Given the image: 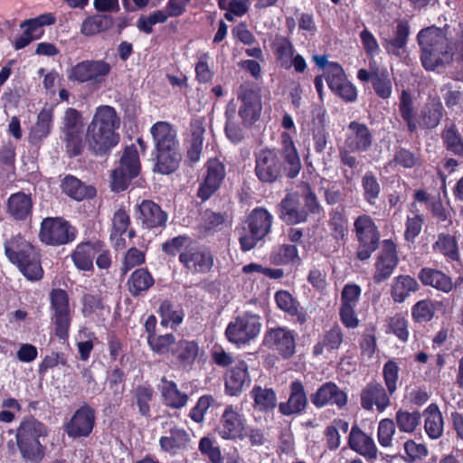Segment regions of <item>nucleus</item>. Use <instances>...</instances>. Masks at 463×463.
<instances>
[{
	"mask_svg": "<svg viewBox=\"0 0 463 463\" xmlns=\"http://www.w3.org/2000/svg\"><path fill=\"white\" fill-rule=\"evenodd\" d=\"M146 261L145 253L136 247L129 248L123 259L121 266V274L126 275L133 268L144 264Z\"/></svg>",
	"mask_w": 463,
	"mask_h": 463,
	"instance_id": "nucleus-62",
	"label": "nucleus"
},
{
	"mask_svg": "<svg viewBox=\"0 0 463 463\" xmlns=\"http://www.w3.org/2000/svg\"><path fill=\"white\" fill-rule=\"evenodd\" d=\"M224 176L225 168L223 164L217 158L209 159L206 175H204V201L220 188Z\"/></svg>",
	"mask_w": 463,
	"mask_h": 463,
	"instance_id": "nucleus-31",
	"label": "nucleus"
},
{
	"mask_svg": "<svg viewBox=\"0 0 463 463\" xmlns=\"http://www.w3.org/2000/svg\"><path fill=\"white\" fill-rule=\"evenodd\" d=\"M242 105L239 114L247 124L256 121L261 111V102L259 93L253 90H244L241 94Z\"/></svg>",
	"mask_w": 463,
	"mask_h": 463,
	"instance_id": "nucleus-32",
	"label": "nucleus"
},
{
	"mask_svg": "<svg viewBox=\"0 0 463 463\" xmlns=\"http://www.w3.org/2000/svg\"><path fill=\"white\" fill-rule=\"evenodd\" d=\"M398 261L396 245L390 240L383 241L375 263L374 281L380 283L387 279L392 274Z\"/></svg>",
	"mask_w": 463,
	"mask_h": 463,
	"instance_id": "nucleus-18",
	"label": "nucleus"
},
{
	"mask_svg": "<svg viewBox=\"0 0 463 463\" xmlns=\"http://www.w3.org/2000/svg\"><path fill=\"white\" fill-rule=\"evenodd\" d=\"M190 440V436L184 429L174 426L159 439V445L162 450L176 455L188 448Z\"/></svg>",
	"mask_w": 463,
	"mask_h": 463,
	"instance_id": "nucleus-26",
	"label": "nucleus"
},
{
	"mask_svg": "<svg viewBox=\"0 0 463 463\" xmlns=\"http://www.w3.org/2000/svg\"><path fill=\"white\" fill-rule=\"evenodd\" d=\"M154 389L148 383L137 385L134 390V398L138 408V412L145 418L151 417L150 402L154 397Z\"/></svg>",
	"mask_w": 463,
	"mask_h": 463,
	"instance_id": "nucleus-50",
	"label": "nucleus"
},
{
	"mask_svg": "<svg viewBox=\"0 0 463 463\" xmlns=\"http://www.w3.org/2000/svg\"><path fill=\"white\" fill-rule=\"evenodd\" d=\"M173 356L183 366L191 365L199 353V345L195 341L182 339L171 349Z\"/></svg>",
	"mask_w": 463,
	"mask_h": 463,
	"instance_id": "nucleus-42",
	"label": "nucleus"
},
{
	"mask_svg": "<svg viewBox=\"0 0 463 463\" xmlns=\"http://www.w3.org/2000/svg\"><path fill=\"white\" fill-rule=\"evenodd\" d=\"M179 261L191 273L203 270V250L200 243L192 239L186 249L179 254Z\"/></svg>",
	"mask_w": 463,
	"mask_h": 463,
	"instance_id": "nucleus-36",
	"label": "nucleus"
},
{
	"mask_svg": "<svg viewBox=\"0 0 463 463\" xmlns=\"http://www.w3.org/2000/svg\"><path fill=\"white\" fill-rule=\"evenodd\" d=\"M425 418V431L427 435L432 439H437L441 437L444 430V421L442 414L436 404L429 405L424 411Z\"/></svg>",
	"mask_w": 463,
	"mask_h": 463,
	"instance_id": "nucleus-39",
	"label": "nucleus"
},
{
	"mask_svg": "<svg viewBox=\"0 0 463 463\" xmlns=\"http://www.w3.org/2000/svg\"><path fill=\"white\" fill-rule=\"evenodd\" d=\"M155 285V279L147 268H138L128 277L127 288L133 298L144 297Z\"/></svg>",
	"mask_w": 463,
	"mask_h": 463,
	"instance_id": "nucleus-28",
	"label": "nucleus"
},
{
	"mask_svg": "<svg viewBox=\"0 0 463 463\" xmlns=\"http://www.w3.org/2000/svg\"><path fill=\"white\" fill-rule=\"evenodd\" d=\"M373 144V136L365 124L352 121L346 128L345 147L351 152H365Z\"/></svg>",
	"mask_w": 463,
	"mask_h": 463,
	"instance_id": "nucleus-16",
	"label": "nucleus"
},
{
	"mask_svg": "<svg viewBox=\"0 0 463 463\" xmlns=\"http://www.w3.org/2000/svg\"><path fill=\"white\" fill-rule=\"evenodd\" d=\"M115 23L111 14L98 13L87 16L81 23L80 33L91 37L101 33L109 31Z\"/></svg>",
	"mask_w": 463,
	"mask_h": 463,
	"instance_id": "nucleus-30",
	"label": "nucleus"
},
{
	"mask_svg": "<svg viewBox=\"0 0 463 463\" xmlns=\"http://www.w3.org/2000/svg\"><path fill=\"white\" fill-rule=\"evenodd\" d=\"M180 160L181 155L178 148H174L171 151L159 150L156 151V167L159 173L169 175L178 168Z\"/></svg>",
	"mask_w": 463,
	"mask_h": 463,
	"instance_id": "nucleus-44",
	"label": "nucleus"
},
{
	"mask_svg": "<svg viewBox=\"0 0 463 463\" xmlns=\"http://www.w3.org/2000/svg\"><path fill=\"white\" fill-rule=\"evenodd\" d=\"M419 284L417 280L409 275H401L393 279L391 288L392 298L398 303H402L411 292L417 291Z\"/></svg>",
	"mask_w": 463,
	"mask_h": 463,
	"instance_id": "nucleus-40",
	"label": "nucleus"
},
{
	"mask_svg": "<svg viewBox=\"0 0 463 463\" xmlns=\"http://www.w3.org/2000/svg\"><path fill=\"white\" fill-rule=\"evenodd\" d=\"M250 384L248 365L243 360H238L225 375V391L230 396H238Z\"/></svg>",
	"mask_w": 463,
	"mask_h": 463,
	"instance_id": "nucleus-21",
	"label": "nucleus"
},
{
	"mask_svg": "<svg viewBox=\"0 0 463 463\" xmlns=\"http://www.w3.org/2000/svg\"><path fill=\"white\" fill-rule=\"evenodd\" d=\"M418 42L422 52L421 61L427 70L433 71L450 60L449 41L440 29L429 27L421 30L418 34Z\"/></svg>",
	"mask_w": 463,
	"mask_h": 463,
	"instance_id": "nucleus-4",
	"label": "nucleus"
},
{
	"mask_svg": "<svg viewBox=\"0 0 463 463\" xmlns=\"http://www.w3.org/2000/svg\"><path fill=\"white\" fill-rule=\"evenodd\" d=\"M5 254L20 272L30 281H39L43 277L40 250L20 233L6 240Z\"/></svg>",
	"mask_w": 463,
	"mask_h": 463,
	"instance_id": "nucleus-3",
	"label": "nucleus"
},
{
	"mask_svg": "<svg viewBox=\"0 0 463 463\" xmlns=\"http://www.w3.org/2000/svg\"><path fill=\"white\" fill-rule=\"evenodd\" d=\"M354 225L360 243L372 244L379 241L377 228L370 216L364 214L357 217Z\"/></svg>",
	"mask_w": 463,
	"mask_h": 463,
	"instance_id": "nucleus-41",
	"label": "nucleus"
},
{
	"mask_svg": "<svg viewBox=\"0 0 463 463\" xmlns=\"http://www.w3.org/2000/svg\"><path fill=\"white\" fill-rule=\"evenodd\" d=\"M147 345L157 354H165L170 351L171 345L175 342L173 334L146 335Z\"/></svg>",
	"mask_w": 463,
	"mask_h": 463,
	"instance_id": "nucleus-57",
	"label": "nucleus"
},
{
	"mask_svg": "<svg viewBox=\"0 0 463 463\" xmlns=\"http://www.w3.org/2000/svg\"><path fill=\"white\" fill-rule=\"evenodd\" d=\"M373 86L379 97L388 99L392 94V80L386 71L373 74Z\"/></svg>",
	"mask_w": 463,
	"mask_h": 463,
	"instance_id": "nucleus-63",
	"label": "nucleus"
},
{
	"mask_svg": "<svg viewBox=\"0 0 463 463\" xmlns=\"http://www.w3.org/2000/svg\"><path fill=\"white\" fill-rule=\"evenodd\" d=\"M307 404V398L303 384L299 381H294L290 384V394L287 402L279 405V411L283 415L298 414L304 411Z\"/></svg>",
	"mask_w": 463,
	"mask_h": 463,
	"instance_id": "nucleus-27",
	"label": "nucleus"
},
{
	"mask_svg": "<svg viewBox=\"0 0 463 463\" xmlns=\"http://www.w3.org/2000/svg\"><path fill=\"white\" fill-rule=\"evenodd\" d=\"M343 342V334L339 326H334L330 330L326 331L323 335L322 339L315 345L313 348V354L315 355H320L323 354L324 349L327 350H337Z\"/></svg>",
	"mask_w": 463,
	"mask_h": 463,
	"instance_id": "nucleus-51",
	"label": "nucleus"
},
{
	"mask_svg": "<svg viewBox=\"0 0 463 463\" xmlns=\"http://www.w3.org/2000/svg\"><path fill=\"white\" fill-rule=\"evenodd\" d=\"M159 391L164 404L169 408L180 409L187 402L188 396L178 390L177 384L174 381H169L165 377L161 380Z\"/></svg>",
	"mask_w": 463,
	"mask_h": 463,
	"instance_id": "nucleus-35",
	"label": "nucleus"
},
{
	"mask_svg": "<svg viewBox=\"0 0 463 463\" xmlns=\"http://www.w3.org/2000/svg\"><path fill=\"white\" fill-rule=\"evenodd\" d=\"M272 215L263 208L254 209L239 230L241 249L248 251L263 240L270 232Z\"/></svg>",
	"mask_w": 463,
	"mask_h": 463,
	"instance_id": "nucleus-5",
	"label": "nucleus"
},
{
	"mask_svg": "<svg viewBox=\"0 0 463 463\" xmlns=\"http://www.w3.org/2000/svg\"><path fill=\"white\" fill-rule=\"evenodd\" d=\"M56 19L52 14H40L35 18H31L24 21L20 27L24 28L26 35L35 36V40L40 39L43 34V27L45 25H52L55 23Z\"/></svg>",
	"mask_w": 463,
	"mask_h": 463,
	"instance_id": "nucleus-48",
	"label": "nucleus"
},
{
	"mask_svg": "<svg viewBox=\"0 0 463 463\" xmlns=\"http://www.w3.org/2000/svg\"><path fill=\"white\" fill-rule=\"evenodd\" d=\"M395 419L401 431L411 433L420 424V413L419 411H398Z\"/></svg>",
	"mask_w": 463,
	"mask_h": 463,
	"instance_id": "nucleus-59",
	"label": "nucleus"
},
{
	"mask_svg": "<svg viewBox=\"0 0 463 463\" xmlns=\"http://www.w3.org/2000/svg\"><path fill=\"white\" fill-rule=\"evenodd\" d=\"M61 187L65 194L76 201H82L96 195L95 188L84 185L80 180L71 175L64 177Z\"/></svg>",
	"mask_w": 463,
	"mask_h": 463,
	"instance_id": "nucleus-37",
	"label": "nucleus"
},
{
	"mask_svg": "<svg viewBox=\"0 0 463 463\" xmlns=\"http://www.w3.org/2000/svg\"><path fill=\"white\" fill-rule=\"evenodd\" d=\"M326 82L330 90L346 102L357 99L356 88L347 80L343 68L337 63H330L327 69Z\"/></svg>",
	"mask_w": 463,
	"mask_h": 463,
	"instance_id": "nucleus-14",
	"label": "nucleus"
},
{
	"mask_svg": "<svg viewBox=\"0 0 463 463\" xmlns=\"http://www.w3.org/2000/svg\"><path fill=\"white\" fill-rule=\"evenodd\" d=\"M409 33V24L404 21H399L395 29L394 37L391 40H383V45L387 52L400 54V50L404 48L407 43Z\"/></svg>",
	"mask_w": 463,
	"mask_h": 463,
	"instance_id": "nucleus-52",
	"label": "nucleus"
},
{
	"mask_svg": "<svg viewBox=\"0 0 463 463\" xmlns=\"http://www.w3.org/2000/svg\"><path fill=\"white\" fill-rule=\"evenodd\" d=\"M15 445L20 458L24 463H41L46 456L47 448L43 444L50 430L46 424L33 417L24 416L14 430Z\"/></svg>",
	"mask_w": 463,
	"mask_h": 463,
	"instance_id": "nucleus-2",
	"label": "nucleus"
},
{
	"mask_svg": "<svg viewBox=\"0 0 463 463\" xmlns=\"http://www.w3.org/2000/svg\"><path fill=\"white\" fill-rule=\"evenodd\" d=\"M95 420V410L85 403L64 424V431L72 439L88 437L93 430Z\"/></svg>",
	"mask_w": 463,
	"mask_h": 463,
	"instance_id": "nucleus-13",
	"label": "nucleus"
},
{
	"mask_svg": "<svg viewBox=\"0 0 463 463\" xmlns=\"http://www.w3.org/2000/svg\"><path fill=\"white\" fill-rule=\"evenodd\" d=\"M250 395L254 401V407L259 411H271L277 405L276 393L270 388L256 385L252 388Z\"/></svg>",
	"mask_w": 463,
	"mask_h": 463,
	"instance_id": "nucleus-46",
	"label": "nucleus"
},
{
	"mask_svg": "<svg viewBox=\"0 0 463 463\" xmlns=\"http://www.w3.org/2000/svg\"><path fill=\"white\" fill-rule=\"evenodd\" d=\"M361 405L366 411H372L375 406L382 412L390 405V398L380 383H372L361 392Z\"/></svg>",
	"mask_w": 463,
	"mask_h": 463,
	"instance_id": "nucleus-23",
	"label": "nucleus"
},
{
	"mask_svg": "<svg viewBox=\"0 0 463 463\" xmlns=\"http://www.w3.org/2000/svg\"><path fill=\"white\" fill-rule=\"evenodd\" d=\"M312 403L321 408L327 404H335L339 408L347 402V395L333 383H324L314 394L311 395Z\"/></svg>",
	"mask_w": 463,
	"mask_h": 463,
	"instance_id": "nucleus-25",
	"label": "nucleus"
},
{
	"mask_svg": "<svg viewBox=\"0 0 463 463\" xmlns=\"http://www.w3.org/2000/svg\"><path fill=\"white\" fill-rule=\"evenodd\" d=\"M269 259L276 265H286L298 259V250L293 245H279L273 249Z\"/></svg>",
	"mask_w": 463,
	"mask_h": 463,
	"instance_id": "nucleus-56",
	"label": "nucleus"
},
{
	"mask_svg": "<svg viewBox=\"0 0 463 463\" xmlns=\"http://www.w3.org/2000/svg\"><path fill=\"white\" fill-rule=\"evenodd\" d=\"M247 420L242 409L237 405H227L222 414L220 426L217 429L219 435L224 439H245Z\"/></svg>",
	"mask_w": 463,
	"mask_h": 463,
	"instance_id": "nucleus-11",
	"label": "nucleus"
},
{
	"mask_svg": "<svg viewBox=\"0 0 463 463\" xmlns=\"http://www.w3.org/2000/svg\"><path fill=\"white\" fill-rule=\"evenodd\" d=\"M423 222L424 219L422 214L411 210V214L408 215L406 221V230L404 232L406 241H412L415 240L421 231Z\"/></svg>",
	"mask_w": 463,
	"mask_h": 463,
	"instance_id": "nucleus-64",
	"label": "nucleus"
},
{
	"mask_svg": "<svg viewBox=\"0 0 463 463\" xmlns=\"http://www.w3.org/2000/svg\"><path fill=\"white\" fill-rule=\"evenodd\" d=\"M273 46L275 55L281 66L287 69L291 67L294 48L289 40L285 37H278L275 39Z\"/></svg>",
	"mask_w": 463,
	"mask_h": 463,
	"instance_id": "nucleus-55",
	"label": "nucleus"
},
{
	"mask_svg": "<svg viewBox=\"0 0 463 463\" xmlns=\"http://www.w3.org/2000/svg\"><path fill=\"white\" fill-rule=\"evenodd\" d=\"M261 329L260 317L246 312L237 317L226 328V335L230 342L244 344L257 337Z\"/></svg>",
	"mask_w": 463,
	"mask_h": 463,
	"instance_id": "nucleus-9",
	"label": "nucleus"
},
{
	"mask_svg": "<svg viewBox=\"0 0 463 463\" xmlns=\"http://www.w3.org/2000/svg\"><path fill=\"white\" fill-rule=\"evenodd\" d=\"M140 172V161L135 145L127 146L122 153L118 165L111 173V190L120 193L128 189L131 181Z\"/></svg>",
	"mask_w": 463,
	"mask_h": 463,
	"instance_id": "nucleus-7",
	"label": "nucleus"
},
{
	"mask_svg": "<svg viewBox=\"0 0 463 463\" xmlns=\"http://www.w3.org/2000/svg\"><path fill=\"white\" fill-rule=\"evenodd\" d=\"M280 218L288 223H299L307 220V211L300 207L296 194H289L281 202Z\"/></svg>",
	"mask_w": 463,
	"mask_h": 463,
	"instance_id": "nucleus-38",
	"label": "nucleus"
},
{
	"mask_svg": "<svg viewBox=\"0 0 463 463\" xmlns=\"http://www.w3.org/2000/svg\"><path fill=\"white\" fill-rule=\"evenodd\" d=\"M111 72V65L105 60H85L74 65L69 79L79 83L100 84Z\"/></svg>",
	"mask_w": 463,
	"mask_h": 463,
	"instance_id": "nucleus-10",
	"label": "nucleus"
},
{
	"mask_svg": "<svg viewBox=\"0 0 463 463\" xmlns=\"http://www.w3.org/2000/svg\"><path fill=\"white\" fill-rule=\"evenodd\" d=\"M348 444L354 451L367 458L373 459L377 457V447L373 438L356 426L351 429Z\"/></svg>",
	"mask_w": 463,
	"mask_h": 463,
	"instance_id": "nucleus-29",
	"label": "nucleus"
},
{
	"mask_svg": "<svg viewBox=\"0 0 463 463\" xmlns=\"http://www.w3.org/2000/svg\"><path fill=\"white\" fill-rule=\"evenodd\" d=\"M158 314L161 317V326L167 327L169 325L172 328H176L184 319V314L182 309H175L173 302L165 299L160 303Z\"/></svg>",
	"mask_w": 463,
	"mask_h": 463,
	"instance_id": "nucleus-47",
	"label": "nucleus"
},
{
	"mask_svg": "<svg viewBox=\"0 0 463 463\" xmlns=\"http://www.w3.org/2000/svg\"><path fill=\"white\" fill-rule=\"evenodd\" d=\"M135 217L141 228L147 231H161L166 227L168 214L152 200L145 199L135 206Z\"/></svg>",
	"mask_w": 463,
	"mask_h": 463,
	"instance_id": "nucleus-12",
	"label": "nucleus"
},
{
	"mask_svg": "<svg viewBox=\"0 0 463 463\" xmlns=\"http://www.w3.org/2000/svg\"><path fill=\"white\" fill-rule=\"evenodd\" d=\"M16 146L12 141L3 143L0 146V175L7 180L15 173Z\"/></svg>",
	"mask_w": 463,
	"mask_h": 463,
	"instance_id": "nucleus-43",
	"label": "nucleus"
},
{
	"mask_svg": "<svg viewBox=\"0 0 463 463\" xmlns=\"http://www.w3.org/2000/svg\"><path fill=\"white\" fill-rule=\"evenodd\" d=\"M53 125V109L52 108H43L37 115L35 124L30 130L29 141L32 144L41 143L46 138L52 128Z\"/></svg>",
	"mask_w": 463,
	"mask_h": 463,
	"instance_id": "nucleus-33",
	"label": "nucleus"
},
{
	"mask_svg": "<svg viewBox=\"0 0 463 463\" xmlns=\"http://www.w3.org/2000/svg\"><path fill=\"white\" fill-rule=\"evenodd\" d=\"M432 250L450 260H458L459 258L457 240L450 234H439L437 241L432 245Z\"/></svg>",
	"mask_w": 463,
	"mask_h": 463,
	"instance_id": "nucleus-49",
	"label": "nucleus"
},
{
	"mask_svg": "<svg viewBox=\"0 0 463 463\" xmlns=\"http://www.w3.org/2000/svg\"><path fill=\"white\" fill-rule=\"evenodd\" d=\"M418 278L423 285L430 286L445 293L450 292L454 288L452 279L442 271L435 269H421Z\"/></svg>",
	"mask_w": 463,
	"mask_h": 463,
	"instance_id": "nucleus-34",
	"label": "nucleus"
},
{
	"mask_svg": "<svg viewBox=\"0 0 463 463\" xmlns=\"http://www.w3.org/2000/svg\"><path fill=\"white\" fill-rule=\"evenodd\" d=\"M120 118L116 109L108 105L96 109L91 121L86 129V144L89 151L95 156H104L119 143L120 136L117 132Z\"/></svg>",
	"mask_w": 463,
	"mask_h": 463,
	"instance_id": "nucleus-1",
	"label": "nucleus"
},
{
	"mask_svg": "<svg viewBox=\"0 0 463 463\" xmlns=\"http://www.w3.org/2000/svg\"><path fill=\"white\" fill-rule=\"evenodd\" d=\"M349 424L344 420H335L325 430L327 447L330 450H335L341 444V437L339 431L346 433Z\"/></svg>",
	"mask_w": 463,
	"mask_h": 463,
	"instance_id": "nucleus-54",
	"label": "nucleus"
},
{
	"mask_svg": "<svg viewBox=\"0 0 463 463\" xmlns=\"http://www.w3.org/2000/svg\"><path fill=\"white\" fill-rule=\"evenodd\" d=\"M77 229L63 217H46L40 224L39 240L47 246H62L75 241Z\"/></svg>",
	"mask_w": 463,
	"mask_h": 463,
	"instance_id": "nucleus-6",
	"label": "nucleus"
},
{
	"mask_svg": "<svg viewBox=\"0 0 463 463\" xmlns=\"http://www.w3.org/2000/svg\"><path fill=\"white\" fill-rule=\"evenodd\" d=\"M219 6L226 10L225 18L233 21L236 16H242L248 11L245 0H219Z\"/></svg>",
	"mask_w": 463,
	"mask_h": 463,
	"instance_id": "nucleus-61",
	"label": "nucleus"
},
{
	"mask_svg": "<svg viewBox=\"0 0 463 463\" xmlns=\"http://www.w3.org/2000/svg\"><path fill=\"white\" fill-rule=\"evenodd\" d=\"M63 134V143L66 155L70 157H76L82 155L86 144L83 139V131H75Z\"/></svg>",
	"mask_w": 463,
	"mask_h": 463,
	"instance_id": "nucleus-53",
	"label": "nucleus"
},
{
	"mask_svg": "<svg viewBox=\"0 0 463 463\" xmlns=\"http://www.w3.org/2000/svg\"><path fill=\"white\" fill-rule=\"evenodd\" d=\"M33 202L30 194L16 192L6 202V213L15 222H26L33 214Z\"/></svg>",
	"mask_w": 463,
	"mask_h": 463,
	"instance_id": "nucleus-20",
	"label": "nucleus"
},
{
	"mask_svg": "<svg viewBox=\"0 0 463 463\" xmlns=\"http://www.w3.org/2000/svg\"><path fill=\"white\" fill-rule=\"evenodd\" d=\"M156 150H168L179 147L176 130L173 125L166 121L155 123L150 129Z\"/></svg>",
	"mask_w": 463,
	"mask_h": 463,
	"instance_id": "nucleus-24",
	"label": "nucleus"
},
{
	"mask_svg": "<svg viewBox=\"0 0 463 463\" xmlns=\"http://www.w3.org/2000/svg\"><path fill=\"white\" fill-rule=\"evenodd\" d=\"M264 345L269 349L278 352L283 357L288 358L295 353V335L286 327L272 328L266 333Z\"/></svg>",
	"mask_w": 463,
	"mask_h": 463,
	"instance_id": "nucleus-15",
	"label": "nucleus"
},
{
	"mask_svg": "<svg viewBox=\"0 0 463 463\" xmlns=\"http://www.w3.org/2000/svg\"><path fill=\"white\" fill-rule=\"evenodd\" d=\"M51 319L54 334L60 340H67L71 324L70 298L65 289L52 288L50 292Z\"/></svg>",
	"mask_w": 463,
	"mask_h": 463,
	"instance_id": "nucleus-8",
	"label": "nucleus"
},
{
	"mask_svg": "<svg viewBox=\"0 0 463 463\" xmlns=\"http://www.w3.org/2000/svg\"><path fill=\"white\" fill-rule=\"evenodd\" d=\"M282 165L273 150L266 149L259 153L256 159V175L262 182L272 183L282 173Z\"/></svg>",
	"mask_w": 463,
	"mask_h": 463,
	"instance_id": "nucleus-17",
	"label": "nucleus"
},
{
	"mask_svg": "<svg viewBox=\"0 0 463 463\" xmlns=\"http://www.w3.org/2000/svg\"><path fill=\"white\" fill-rule=\"evenodd\" d=\"M102 241H82L79 243L71 254V260L75 267L81 271H93V260L95 250H100Z\"/></svg>",
	"mask_w": 463,
	"mask_h": 463,
	"instance_id": "nucleus-22",
	"label": "nucleus"
},
{
	"mask_svg": "<svg viewBox=\"0 0 463 463\" xmlns=\"http://www.w3.org/2000/svg\"><path fill=\"white\" fill-rule=\"evenodd\" d=\"M283 145L286 163V166L284 168L287 171V175L289 178H294L298 175L301 169L300 159L293 141L288 135H283Z\"/></svg>",
	"mask_w": 463,
	"mask_h": 463,
	"instance_id": "nucleus-45",
	"label": "nucleus"
},
{
	"mask_svg": "<svg viewBox=\"0 0 463 463\" xmlns=\"http://www.w3.org/2000/svg\"><path fill=\"white\" fill-rule=\"evenodd\" d=\"M61 133L83 131L81 113L74 108H68L61 118Z\"/></svg>",
	"mask_w": 463,
	"mask_h": 463,
	"instance_id": "nucleus-58",
	"label": "nucleus"
},
{
	"mask_svg": "<svg viewBox=\"0 0 463 463\" xmlns=\"http://www.w3.org/2000/svg\"><path fill=\"white\" fill-rule=\"evenodd\" d=\"M189 165L199 162L203 151V118L194 117L184 139Z\"/></svg>",
	"mask_w": 463,
	"mask_h": 463,
	"instance_id": "nucleus-19",
	"label": "nucleus"
},
{
	"mask_svg": "<svg viewBox=\"0 0 463 463\" xmlns=\"http://www.w3.org/2000/svg\"><path fill=\"white\" fill-rule=\"evenodd\" d=\"M443 114V106L440 101L433 100L429 103L423 112L422 124L429 128L437 127Z\"/></svg>",
	"mask_w": 463,
	"mask_h": 463,
	"instance_id": "nucleus-60",
	"label": "nucleus"
}]
</instances>
